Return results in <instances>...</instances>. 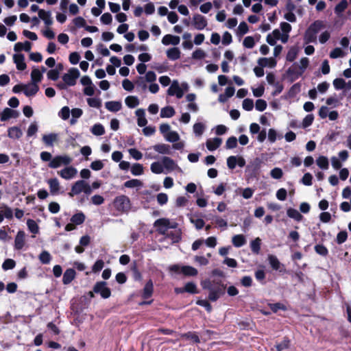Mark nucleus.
<instances>
[{
    "instance_id": "1",
    "label": "nucleus",
    "mask_w": 351,
    "mask_h": 351,
    "mask_svg": "<svg viewBox=\"0 0 351 351\" xmlns=\"http://www.w3.org/2000/svg\"><path fill=\"white\" fill-rule=\"evenodd\" d=\"M203 289L209 291L208 299L211 302H216L220 297L225 294L226 286L221 280L206 279L201 282Z\"/></svg>"
},
{
    "instance_id": "2",
    "label": "nucleus",
    "mask_w": 351,
    "mask_h": 351,
    "mask_svg": "<svg viewBox=\"0 0 351 351\" xmlns=\"http://www.w3.org/2000/svg\"><path fill=\"white\" fill-rule=\"evenodd\" d=\"M112 204L115 210L120 213H128L132 207L130 199L125 195L117 196Z\"/></svg>"
},
{
    "instance_id": "3",
    "label": "nucleus",
    "mask_w": 351,
    "mask_h": 351,
    "mask_svg": "<svg viewBox=\"0 0 351 351\" xmlns=\"http://www.w3.org/2000/svg\"><path fill=\"white\" fill-rule=\"evenodd\" d=\"M263 161L261 158L256 157L251 160L246 167L245 172L251 178H258L260 175L261 168Z\"/></svg>"
},
{
    "instance_id": "4",
    "label": "nucleus",
    "mask_w": 351,
    "mask_h": 351,
    "mask_svg": "<svg viewBox=\"0 0 351 351\" xmlns=\"http://www.w3.org/2000/svg\"><path fill=\"white\" fill-rule=\"evenodd\" d=\"M93 291L99 294L104 299H107L111 295V290L107 287V282L105 281L97 282L93 287Z\"/></svg>"
},
{
    "instance_id": "5",
    "label": "nucleus",
    "mask_w": 351,
    "mask_h": 351,
    "mask_svg": "<svg viewBox=\"0 0 351 351\" xmlns=\"http://www.w3.org/2000/svg\"><path fill=\"white\" fill-rule=\"evenodd\" d=\"M80 73L77 68H71L67 73L62 76V80L69 86H73L76 84V81L80 77Z\"/></svg>"
},
{
    "instance_id": "6",
    "label": "nucleus",
    "mask_w": 351,
    "mask_h": 351,
    "mask_svg": "<svg viewBox=\"0 0 351 351\" xmlns=\"http://www.w3.org/2000/svg\"><path fill=\"white\" fill-rule=\"evenodd\" d=\"M302 74L303 71H301V69L299 68V65L297 63L292 64L286 71V75L291 83L298 79Z\"/></svg>"
},
{
    "instance_id": "7",
    "label": "nucleus",
    "mask_w": 351,
    "mask_h": 351,
    "mask_svg": "<svg viewBox=\"0 0 351 351\" xmlns=\"http://www.w3.org/2000/svg\"><path fill=\"white\" fill-rule=\"evenodd\" d=\"M71 158L67 156H56L51 159L48 166L52 169H56L62 165H68L71 162Z\"/></svg>"
},
{
    "instance_id": "8",
    "label": "nucleus",
    "mask_w": 351,
    "mask_h": 351,
    "mask_svg": "<svg viewBox=\"0 0 351 351\" xmlns=\"http://www.w3.org/2000/svg\"><path fill=\"white\" fill-rule=\"evenodd\" d=\"M154 226L160 234H165L169 227V220L167 218H160L155 221Z\"/></svg>"
},
{
    "instance_id": "9",
    "label": "nucleus",
    "mask_w": 351,
    "mask_h": 351,
    "mask_svg": "<svg viewBox=\"0 0 351 351\" xmlns=\"http://www.w3.org/2000/svg\"><path fill=\"white\" fill-rule=\"evenodd\" d=\"M193 25L195 29L202 30L207 26L208 23L206 19L204 16L199 14H195L193 17Z\"/></svg>"
},
{
    "instance_id": "10",
    "label": "nucleus",
    "mask_w": 351,
    "mask_h": 351,
    "mask_svg": "<svg viewBox=\"0 0 351 351\" xmlns=\"http://www.w3.org/2000/svg\"><path fill=\"white\" fill-rule=\"evenodd\" d=\"M86 182L83 180H80L76 181L72 185L71 191L68 193L69 197H73L75 195H79L80 193L83 192Z\"/></svg>"
},
{
    "instance_id": "11",
    "label": "nucleus",
    "mask_w": 351,
    "mask_h": 351,
    "mask_svg": "<svg viewBox=\"0 0 351 351\" xmlns=\"http://www.w3.org/2000/svg\"><path fill=\"white\" fill-rule=\"evenodd\" d=\"M167 94L170 96L176 95L177 98L180 99L184 95L183 90L180 87L177 81H173L167 90Z\"/></svg>"
},
{
    "instance_id": "12",
    "label": "nucleus",
    "mask_w": 351,
    "mask_h": 351,
    "mask_svg": "<svg viewBox=\"0 0 351 351\" xmlns=\"http://www.w3.org/2000/svg\"><path fill=\"white\" fill-rule=\"evenodd\" d=\"M77 169L73 167H67L58 171V174L61 178L69 180L73 178L77 173Z\"/></svg>"
},
{
    "instance_id": "13",
    "label": "nucleus",
    "mask_w": 351,
    "mask_h": 351,
    "mask_svg": "<svg viewBox=\"0 0 351 351\" xmlns=\"http://www.w3.org/2000/svg\"><path fill=\"white\" fill-rule=\"evenodd\" d=\"M42 141L46 146L53 147L54 143L58 141V134L56 133L44 134L42 137Z\"/></svg>"
},
{
    "instance_id": "14",
    "label": "nucleus",
    "mask_w": 351,
    "mask_h": 351,
    "mask_svg": "<svg viewBox=\"0 0 351 351\" xmlns=\"http://www.w3.org/2000/svg\"><path fill=\"white\" fill-rule=\"evenodd\" d=\"M19 116V112L17 110L5 108L1 113V121H5L11 118H17Z\"/></svg>"
},
{
    "instance_id": "15",
    "label": "nucleus",
    "mask_w": 351,
    "mask_h": 351,
    "mask_svg": "<svg viewBox=\"0 0 351 351\" xmlns=\"http://www.w3.org/2000/svg\"><path fill=\"white\" fill-rule=\"evenodd\" d=\"M14 62L16 64V69L19 71H24L27 68L25 62V56L22 53H16L13 56Z\"/></svg>"
},
{
    "instance_id": "16",
    "label": "nucleus",
    "mask_w": 351,
    "mask_h": 351,
    "mask_svg": "<svg viewBox=\"0 0 351 351\" xmlns=\"http://www.w3.org/2000/svg\"><path fill=\"white\" fill-rule=\"evenodd\" d=\"M25 233L23 230H19L14 239V248L20 250L23 248L25 245Z\"/></svg>"
},
{
    "instance_id": "17",
    "label": "nucleus",
    "mask_w": 351,
    "mask_h": 351,
    "mask_svg": "<svg viewBox=\"0 0 351 351\" xmlns=\"http://www.w3.org/2000/svg\"><path fill=\"white\" fill-rule=\"evenodd\" d=\"M154 292V285L151 279H149L145 284L142 293V298L143 299L150 298Z\"/></svg>"
},
{
    "instance_id": "18",
    "label": "nucleus",
    "mask_w": 351,
    "mask_h": 351,
    "mask_svg": "<svg viewBox=\"0 0 351 351\" xmlns=\"http://www.w3.org/2000/svg\"><path fill=\"white\" fill-rule=\"evenodd\" d=\"M180 37L172 34H166L162 39V43L164 45H177L180 43Z\"/></svg>"
},
{
    "instance_id": "19",
    "label": "nucleus",
    "mask_w": 351,
    "mask_h": 351,
    "mask_svg": "<svg viewBox=\"0 0 351 351\" xmlns=\"http://www.w3.org/2000/svg\"><path fill=\"white\" fill-rule=\"evenodd\" d=\"M76 272L74 269L69 268L67 269L64 274L62 278V282L64 285L70 284L73 279L75 278Z\"/></svg>"
},
{
    "instance_id": "20",
    "label": "nucleus",
    "mask_w": 351,
    "mask_h": 351,
    "mask_svg": "<svg viewBox=\"0 0 351 351\" xmlns=\"http://www.w3.org/2000/svg\"><path fill=\"white\" fill-rule=\"evenodd\" d=\"M5 217L8 219L13 218V211L11 208L5 205L0 208V223H1Z\"/></svg>"
},
{
    "instance_id": "21",
    "label": "nucleus",
    "mask_w": 351,
    "mask_h": 351,
    "mask_svg": "<svg viewBox=\"0 0 351 351\" xmlns=\"http://www.w3.org/2000/svg\"><path fill=\"white\" fill-rule=\"evenodd\" d=\"M222 140L220 138L216 137L214 138H209L207 140L206 145L209 151H214L217 149L221 144Z\"/></svg>"
},
{
    "instance_id": "22",
    "label": "nucleus",
    "mask_w": 351,
    "mask_h": 351,
    "mask_svg": "<svg viewBox=\"0 0 351 351\" xmlns=\"http://www.w3.org/2000/svg\"><path fill=\"white\" fill-rule=\"evenodd\" d=\"M135 114L137 117V123L139 127H145L147 123V120L145 118V110L139 108L136 110Z\"/></svg>"
},
{
    "instance_id": "23",
    "label": "nucleus",
    "mask_w": 351,
    "mask_h": 351,
    "mask_svg": "<svg viewBox=\"0 0 351 351\" xmlns=\"http://www.w3.org/2000/svg\"><path fill=\"white\" fill-rule=\"evenodd\" d=\"M182 339L189 341V343H198L200 342L199 336L191 331H189L182 335Z\"/></svg>"
},
{
    "instance_id": "24",
    "label": "nucleus",
    "mask_w": 351,
    "mask_h": 351,
    "mask_svg": "<svg viewBox=\"0 0 351 351\" xmlns=\"http://www.w3.org/2000/svg\"><path fill=\"white\" fill-rule=\"evenodd\" d=\"M153 149L159 154H171V147L167 144H157L153 146Z\"/></svg>"
},
{
    "instance_id": "25",
    "label": "nucleus",
    "mask_w": 351,
    "mask_h": 351,
    "mask_svg": "<svg viewBox=\"0 0 351 351\" xmlns=\"http://www.w3.org/2000/svg\"><path fill=\"white\" fill-rule=\"evenodd\" d=\"M31 48H32V43L29 41L26 40L24 43H21V42L16 43L14 45V50L16 52H20L23 50L28 52L31 50Z\"/></svg>"
},
{
    "instance_id": "26",
    "label": "nucleus",
    "mask_w": 351,
    "mask_h": 351,
    "mask_svg": "<svg viewBox=\"0 0 351 351\" xmlns=\"http://www.w3.org/2000/svg\"><path fill=\"white\" fill-rule=\"evenodd\" d=\"M324 27L325 24L323 21L316 20L309 25L308 29L309 31H311L317 34L321 29H324Z\"/></svg>"
},
{
    "instance_id": "27",
    "label": "nucleus",
    "mask_w": 351,
    "mask_h": 351,
    "mask_svg": "<svg viewBox=\"0 0 351 351\" xmlns=\"http://www.w3.org/2000/svg\"><path fill=\"white\" fill-rule=\"evenodd\" d=\"M258 64L262 67L269 66L273 68L276 65V60L273 58H260Z\"/></svg>"
},
{
    "instance_id": "28",
    "label": "nucleus",
    "mask_w": 351,
    "mask_h": 351,
    "mask_svg": "<svg viewBox=\"0 0 351 351\" xmlns=\"http://www.w3.org/2000/svg\"><path fill=\"white\" fill-rule=\"evenodd\" d=\"M105 106L109 111L117 112L121 109L122 104L121 101H110L106 102Z\"/></svg>"
},
{
    "instance_id": "29",
    "label": "nucleus",
    "mask_w": 351,
    "mask_h": 351,
    "mask_svg": "<svg viewBox=\"0 0 351 351\" xmlns=\"http://www.w3.org/2000/svg\"><path fill=\"white\" fill-rule=\"evenodd\" d=\"M38 16L45 22V25H51L53 23V21L51 17V12L49 11L40 10L38 12Z\"/></svg>"
},
{
    "instance_id": "30",
    "label": "nucleus",
    "mask_w": 351,
    "mask_h": 351,
    "mask_svg": "<svg viewBox=\"0 0 351 351\" xmlns=\"http://www.w3.org/2000/svg\"><path fill=\"white\" fill-rule=\"evenodd\" d=\"M180 50L178 47H172L167 51V56L171 60H176L180 58Z\"/></svg>"
},
{
    "instance_id": "31",
    "label": "nucleus",
    "mask_w": 351,
    "mask_h": 351,
    "mask_svg": "<svg viewBox=\"0 0 351 351\" xmlns=\"http://www.w3.org/2000/svg\"><path fill=\"white\" fill-rule=\"evenodd\" d=\"M85 219H86L85 215L82 211H80V212L74 214L71 217L70 220L72 223H75L76 226H79V225L82 224L85 221Z\"/></svg>"
},
{
    "instance_id": "32",
    "label": "nucleus",
    "mask_w": 351,
    "mask_h": 351,
    "mask_svg": "<svg viewBox=\"0 0 351 351\" xmlns=\"http://www.w3.org/2000/svg\"><path fill=\"white\" fill-rule=\"evenodd\" d=\"M181 273L185 276H195L198 271L192 266L185 265L181 267Z\"/></svg>"
},
{
    "instance_id": "33",
    "label": "nucleus",
    "mask_w": 351,
    "mask_h": 351,
    "mask_svg": "<svg viewBox=\"0 0 351 351\" xmlns=\"http://www.w3.org/2000/svg\"><path fill=\"white\" fill-rule=\"evenodd\" d=\"M8 132V136L13 139H19L23 134L21 130L16 126L10 128Z\"/></svg>"
},
{
    "instance_id": "34",
    "label": "nucleus",
    "mask_w": 351,
    "mask_h": 351,
    "mask_svg": "<svg viewBox=\"0 0 351 351\" xmlns=\"http://www.w3.org/2000/svg\"><path fill=\"white\" fill-rule=\"evenodd\" d=\"M162 166L167 170L172 171L177 166L175 161L169 157L164 156L162 159Z\"/></svg>"
},
{
    "instance_id": "35",
    "label": "nucleus",
    "mask_w": 351,
    "mask_h": 351,
    "mask_svg": "<svg viewBox=\"0 0 351 351\" xmlns=\"http://www.w3.org/2000/svg\"><path fill=\"white\" fill-rule=\"evenodd\" d=\"M232 242L234 247H240L245 244L246 239L243 234H237L232 237Z\"/></svg>"
},
{
    "instance_id": "36",
    "label": "nucleus",
    "mask_w": 351,
    "mask_h": 351,
    "mask_svg": "<svg viewBox=\"0 0 351 351\" xmlns=\"http://www.w3.org/2000/svg\"><path fill=\"white\" fill-rule=\"evenodd\" d=\"M51 194L57 193L60 190V184L57 178H51L48 180Z\"/></svg>"
},
{
    "instance_id": "37",
    "label": "nucleus",
    "mask_w": 351,
    "mask_h": 351,
    "mask_svg": "<svg viewBox=\"0 0 351 351\" xmlns=\"http://www.w3.org/2000/svg\"><path fill=\"white\" fill-rule=\"evenodd\" d=\"M268 261L271 268L276 271L279 270L281 265L283 266L278 258L274 255H269Z\"/></svg>"
},
{
    "instance_id": "38",
    "label": "nucleus",
    "mask_w": 351,
    "mask_h": 351,
    "mask_svg": "<svg viewBox=\"0 0 351 351\" xmlns=\"http://www.w3.org/2000/svg\"><path fill=\"white\" fill-rule=\"evenodd\" d=\"M176 112L172 106H166L160 110V117L162 118H170L174 116Z\"/></svg>"
},
{
    "instance_id": "39",
    "label": "nucleus",
    "mask_w": 351,
    "mask_h": 351,
    "mask_svg": "<svg viewBox=\"0 0 351 351\" xmlns=\"http://www.w3.org/2000/svg\"><path fill=\"white\" fill-rule=\"evenodd\" d=\"M39 90V87L37 84H32L31 86L24 88V94L27 97H31L35 95Z\"/></svg>"
},
{
    "instance_id": "40",
    "label": "nucleus",
    "mask_w": 351,
    "mask_h": 351,
    "mask_svg": "<svg viewBox=\"0 0 351 351\" xmlns=\"http://www.w3.org/2000/svg\"><path fill=\"white\" fill-rule=\"evenodd\" d=\"M125 102L127 106L130 108H134L139 104V100L136 96H128Z\"/></svg>"
},
{
    "instance_id": "41",
    "label": "nucleus",
    "mask_w": 351,
    "mask_h": 351,
    "mask_svg": "<svg viewBox=\"0 0 351 351\" xmlns=\"http://www.w3.org/2000/svg\"><path fill=\"white\" fill-rule=\"evenodd\" d=\"M287 214L289 217L294 219L298 221H301L303 217L298 210L292 208H289L287 209Z\"/></svg>"
},
{
    "instance_id": "42",
    "label": "nucleus",
    "mask_w": 351,
    "mask_h": 351,
    "mask_svg": "<svg viewBox=\"0 0 351 351\" xmlns=\"http://www.w3.org/2000/svg\"><path fill=\"white\" fill-rule=\"evenodd\" d=\"M31 78L32 84H37V83L40 82L43 79L42 72H40L38 69H33L31 73Z\"/></svg>"
},
{
    "instance_id": "43",
    "label": "nucleus",
    "mask_w": 351,
    "mask_h": 351,
    "mask_svg": "<svg viewBox=\"0 0 351 351\" xmlns=\"http://www.w3.org/2000/svg\"><path fill=\"white\" fill-rule=\"evenodd\" d=\"M304 41L306 44L317 42V34L307 28L304 34Z\"/></svg>"
},
{
    "instance_id": "44",
    "label": "nucleus",
    "mask_w": 351,
    "mask_h": 351,
    "mask_svg": "<svg viewBox=\"0 0 351 351\" xmlns=\"http://www.w3.org/2000/svg\"><path fill=\"white\" fill-rule=\"evenodd\" d=\"M298 53V49L296 47H291L287 52L286 60L288 62H293L296 58Z\"/></svg>"
},
{
    "instance_id": "45",
    "label": "nucleus",
    "mask_w": 351,
    "mask_h": 351,
    "mask_svg": "<svg viewBox=\"0 0 351 351\" xmlns=\"http://www.w3.org/2000/svg\"><path fill=\"white\" fill-rule=\"evenodd\" d=\"M261 242L260 238L257 237L250 243L251 250L253 253L258 254L261 250Z\"/></svg>"
},
{
    "instance_id": "46",
    "label": "nucleus",
    "mask_w": 351,
    "mask_h": 351,
    "mask_svg": "<svg viewBox=\"0 0 351 351\" xmlns=\"http://www.w3.org/2000/svg\"><path fill=\"white\" fill-rule=\"evenodd\" d=\"M317 166L322 169H328L329 167L328 160L326 156H320L316 160Z\"/></svg>"
},
{
    "instance_id": "47",
    "label": "nucleus",
    "mask_w": 351,
    "mask_h": 351,
    "mask_svg": "<svg viewBox=\"0 0 351 351\" xmlns=\"http://www.w3.org/2000/svg\"><path fill=\"white\" fill-rule=\"evenodd\" d=\"M90 131L95 136H101L105 134L104 127L100 123L95 124L91 128Z\"/></svg>"
},
{
    "instance_id": "48",
    "label": "nucleus",
    "mask_w": 351,
    "mask_h": 351,
    "mask_svg": "<svg viewBox=\"0 0 351 351\" xmlns=\"http://www.w3.org/2000/svg\"><path fill=\"white\" fill-rule=\"evenodd\" d=\"M39 261L45 265L49 264L51 260V256L49 252L44 250L39 255Z\"/></svg>"
},
{
    "instance_id": "49",
    "label": "nucleus",
    "mask_w": 351,
    "mask_h": 351,
    "mask_svg": "<svg viewBox=\"0 0 351 351\" xmlns=\"http://www.w3.org/2000/svg\"><path fill=\"white\" fill-rule=\"evenodd\" d=\"M165 137L167 141L171 143H176L180 139V136L176 131H171L168 132L166 135H165Z\"/></svg>"
},
{
    "instance_id": "50",
    "label": "nucleus",
    "mask_w": 351,
    "mask_h": 351,
    "mask_svg": "<svg viewBox=\"0 0 351 351\" xmlns=\"http://www.w3.org/2000/svg\"><path fill=\"white\" fill-rule=\"evenodd\" d=\"M131 173L134 176H141L143 173V166L140 163H135L131 167Z\"/></svg>"
},
{
    "instance_id": "51",
    "label": "nucleus",
    "mask_w": 351,
    "mask_h": 351,
    "mask_svg": "<svg viewBox=\"0 0 351 351\" xmlns=\"http://www.w3.org/2000/svg\"><path fill=\"white\" fill-rule=\"evenodd\" d=\"M143 185V182L140 180L137 179H132L126 181L123 186L126 188H134L141 186Z\"/></svg>"
},
{
    "instance_id": "52",
    "label": "nucleus",
    "mask_w": 351,
    "mask_h": 351,
    "mask_svg": "<svg viewBox=\"0 0 351 351\" xmlns=\"http://www.w3.org/2000/svg\"><path fill=\"white\" fill-rule=\"evenodd\" d=\"M339 335L341 336V339L337 341L338 343H348L351 342V337H350L348 330H339Z\"/></svg>"
},
{
    "instance_id": "53",
    "label": "nucleus",
    "mask_w": 351,
    "mask_h": 351,
    "mask_svg": "<svg viewBox=\"0 0 351 351\" xmlns=\"http://www.w3.org/2000/svg\"><path fill=\"white\" fill-rule=\"evenodd\" d=\"M27 226L29 231L34 234H37L39 232V227L36 222L31 219H27Z\"/></svg>"
},
{
    "instance_id": "54",
    "label": "nucleus",
    "mask_w": 351,
    "mask_h": 351,
    "mask_svg": "<svg viewBox=\"0 0 351 351\" xmlns=\"http://www.w3.org/2000/svg\"><path fill=\"white\" fill-rule=\"evenodd\" d=\"M184 290L186 293L195 294L198 293L196 285L193 282H187L184 285Z\"/></svg>"
},
{
    "instance_id": "55",
    "label": "nucleus",
    "mask_w": 351,
    "mask_h": 351,
    "mask_svg": "<svg viewBox=\"0 0 351 351\" xmlns=\"http://www.w3.org/2000/svg\"><path fill=\"white\" fill-rule=\"evenodd\" d=\"M301 85L300 83L294 84L288 91L289 97H294L300 91Z\"/></svg>"
},
{
    "instance_id": "56",
    "label": "nucleus",
    "mask_w": 351,
    "mask_h": 351,
    "mask_svg": "<svg viewBox=\"0 0 351 351\" xmlns=\"http://www.w3.org/2000/svg\"><path fill=\"white\" fill-rule=\"evenodd\" d=\"M315 251L317 254L326 256L328 254V250L326 246L322 244H317L314 247Z\"/></svg>"
},
{
    "instance_id": "57",
    "label": "nucleus",
    "mask_w": 351,
    "mask_h": 351,
    "mask_svg": "<svg viewBox=\"0 0 351 351\" xmlns=\"http://www.w3.org/2000/svg\"><path fill=\"white\" fill-rule=\"evenodd\" d=\"M16 265V262L14 260L11 258H7L4 261L2 264V268L3 270L7 271L9 269H12L14 268Z\"/></svg>"
},
{
    "instance_id": "58",
    "label": "nucleus",
    "mask_w": 351,
    "mask_h": 351,
    "mask_svg": "<svg viewBox=\"0 0 351 351\" xmlns=\"http://www.w3.org/2000/svg\"><path fill=\"white\" fill-rule=\"evenodd\" d=\"M151 171L156 174H160L163 171V166L159 162H154L151 165Z\"/></svg>"
},
{
    "instance_id": "59",
    "label": "nucleus",
    "mask_w": 351,
    "mask_h": 351,
    "mask_svg": "<svg viewBox=\"0 0 351 351\" xmlns=\"http://www.w3.org/2000/svg\"><path fill=\"white\" fill-rule=\"evenodd\" d=\"M237 146V139L235 136L229 137L226 143V148L228 149H234Z\"/></svg>"
},
{
    "instance_id": "60",
    "label": "nucleus",
    "mask_w": 351,
    "mask_h": 351,
    "mask_svg": "<svg viewBox=\"0 0 351 351\" xmlns=\"http://www.w3.org/2000/svg\"><path fill=\"white\" fill-rule=\"evenodd\" d=\"M348 239V233L346 230H341L340 231L336 238V242L337 244H342L343 243Z\"/></svg>"
},
{
    "instance_id": "61",
    "label": "nucleus",
    "mask_w": 351,
    "mask_h": 351,
    "mask_svg": "<svg viewBox=\"0 0 351 351\" xmlns=\"http://www.w3.org/2000/svg\"><path fill=\"white\" fill-rule=\"evenodd\" d=\"M205 126L202 123H196L193 125V132L197 136L202 135Z\"/></svg>"
},
{
    "instance_id": "62",
    "label": "nucleus",
    "mask_w": 351,
    "mask_h": 351,
    "mask_svg": "<svg viewBox=\"0 0 351 351\" xmlns=\"http://www.w3.org/2000/svg\"><path fill=\"white\" fill-rule=\"evenodd\" d=\"M348 1L346 0H341L335 8V13H341L343 12L348 7Z\"/></svg>"
},
{
    "instance_id": "63",
    "label": "nucleus",
    "mask_w": 351,
    "mask_h": 351,
    "mask_svg": "<svg viewBox=\"0 0 351 351\" xmlns=\"http://www.w3.org/2000/svg\"><path fill=\"white\" fill-rule=\"evenodd\" d=\"M87 103L93 108H99L101 106V101L99 98H88Z\"/></svg>"
},
{
    "instance_id": "64",
    "label": "nucleus",
    "mask_w": 351,
    "mask_h": 351,
    "mask_svg": "<svg viewBox=\"0 0 351 351\" xmlns=\"http://www.w3.org/2000/svg\"><path fill=\"white\" fill-rule=\"evenodd\" d=\"M270 176L274 179H280L283 176L282 170L279 167H275L270 171Z\"/></svg>"
}]
</instances>
